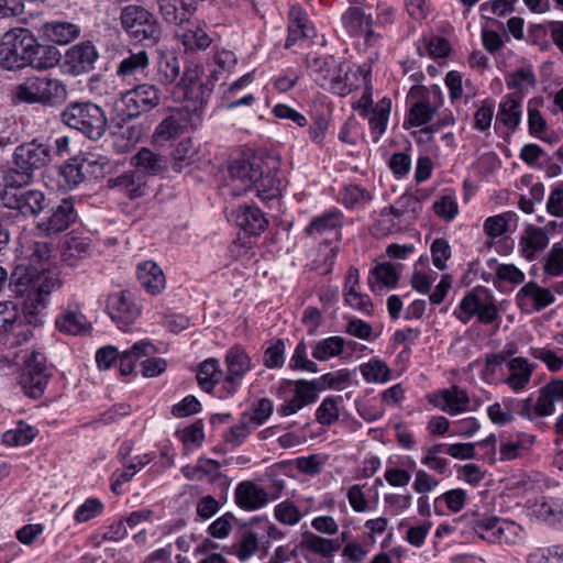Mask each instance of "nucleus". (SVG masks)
<instances>
[{"instance_id":"nucleus-1","label":"nucleus","mask_w":563,"mask_h":563,"mask_svg":"<svg viewBox=\"0 0 563 563\" xmlns=\"http://www.w3.org/2000/svg\"><path fill=\"white\" fill-rule=\"evenodd\" d=\"M60 285L62 280L55 274L14 269L10 276L9 287L21 300L22 310L13 301H0V338L11 335L15 343L30 340L33 336L31 327L40 323V309Z\"/></svg>"},{"instance_id":"nucleus-2","label":"nucleus","mask_w":563,"mask_h":563,"mask_svg":"<svg viewBox=\"0 0 563 563\" xmlns=\"http://www.w3.org/2000/svg\"><path fill=\"white\" fill-rule=\"evenodd\" d=\"M13 100L43 108H58L68 98L67 85L59 78L48 75L31 76L16 85L12 92Z\"/></svg>"},{"instance_id":"nucleus-3","label":"nucleus","mask_w":563,"mask_h":563,"mask_svg":"<svg viewBox=\"0 0 563 563\" xmlns=\"http://www.w3.org/2000/svg\"><path fill=\"white\" fill-rule=\"evenodd\" d=\"M60 121L90 140H100L108 126L104 110L91 101H71L62 110Z\"/></svg>"},{"instance_id":"nucleus-4","label":"nucleus","mask_w":563,"mask_h":563,"mask_svg":"<svg viewBox=\"0 0 563 563\" xmlns=\"http://www.w3.org/2000/svg\"><path fill=\"white\" fill-rule=\"evenodd\" d=\"M277 165L274 157L253 155L249 158L234 159L228 169L224 188L230 195L238 197L254 187L256 177L261 176V168L273 169Z\"/></svg>"},{"instance_id":"nucleus-5","label":"nucleus","mask_w":563,"mask_h":563,"mask_svg":"<svg viewBox=\"0 0 563 563\" xmlns=\"http://www.w3.org/2000/svg\"><path fill=\"white\" fill-rule=\"evenodd\" d=\"M120 24L130 38L139 43L156 44L162 29L156 16L140 4H129L121 9Z\"/></svg>"},{"instance_id":"nucleus-6","label":"nucleus","mask_w":563,"mask_h":563,"mask_svg":"<svg viewBox=\"0 0 563 563\" xmlns=\"http://www.w3.org/2000/svg\"><path fill=\"white\" fill-rule=\"evenodd\" d=\"M162 90L153 84H141L121 93L114 109L122 120L133 119L155 109L162 101Z\"/></svg>"},{"instance_id":"nucleus-7","label":"nucleus","mask_w":563,"mask_h":563,"mask_svg":"<svg viewBox=\"0 0 563 563\" xmlns=\"http://www.w3.org/2000/svg\"><path fill=\"white\" fill-rule=\"evenodd\" d=\"M407 100L410 103V110L405 124L421 126L429 123L442 106V90L437 85L429 88L413 86L408 92Z\"/></svg>"},{"instance_id":"nucleus-8","label":"nucleus","mask_w":563,"mask_h":563,"mask_svg":"<svg viewBox=\"0 0 563 563\" xmlns=\"http://www.w3.org/2000/svg\"><path fill=\"white\" fill-rule=\"evenodd\" d=\"M454 316L464 324L473 317H477L479 323L489 324L499 319V312L492 292L484 287H476L466 294Z\"/></svg>"},{"instance_id":"nucleus-9","label":"nucleus","mask_w":563,"mask_h":563,"mask_svg":"<svg viewBox=\"0 0 563 563\" xmlns=\"http://www.w3.org/2000/svg\"><path fill=\"white\" fill-rule=\"evenodd\" d=\"M35 37L24 27H13L7 31L0 41V64L3 68L15 69L26 66Z\"/></svg>"},{"instance_id":"nucleus-10","label":"nucleus","mask_w":563,"mask_h":563,"mask_svg":"<svg viewBox=\"0 0 563 563\" xmlns=\"http://www.w3.org/2000/svg\"><path fill=\"white\" fill-rule=\"evenodd\" d=\"M321 389L317 380H283L279 386V395L284 404L278 407L280 416H290L298 412L305 406L314 402L318 391Z\"/></svg>"},{"instance_id":"nucleus-11","label":"nucleus","mask_w":563,"mask_h":563,"mask_svg":"<svg viewBox=\"0 0 563 563\" xmlns=\"http://www.w3.org/2000/svg\"><path fill=\"white\" fill-rule=\"evenodd\" d=\"M474 532L482 539L493 543L514 544L519 538L521 527L514 521L496 517H465Z\"/></svg>"},{"instance_id":"nucleus-12","label":"nucleus","mask_w":563,"mask_h":563,"mask_svg":"<svg viewBox=\"0 0 563 563\" xmlns=\"http://www.w3.org/2000/svg\"><path fill=\"white\" fill-rule=\"evenodd\" d=\"M24 363L20 385L26 396L37 399L45 391L52 369L47 366L44 354L35 351L25 356Z\"/></svg>"},{"instance_id":"nucleus-13","label":"nucleus","mask_w":563,"mask_h":563,"mask_svg":"<svg viewBox=\"0 0 563 563\" xmlns=\"http://www.w3.org/2000/svg\"><path fill=\"white\" fill-rule=\"evenodd\" d=\"M274 492L269 493L254 482L244 481L238 484L234 498L236 505L246 511L257 510L266 506L271 500L279 497L284 489V482H274Z\"/></svg>"},{"instance_id":"nucleus-14","label":"nucleus","mask_w":563,"mask_h":563,"mask_svg":"<svg viewBox=\"0 0 563 563\" xmlns=\"http://www.w3.org/2000/svg\"><path fill=\"white\" fill-rule=\"evenodd\" d=\"M53 161L49 145L34 139L15 147L13 153L14 166L34 174Z\"/></svg>"},{"instance_id":"nucleus-15","label":"nucleus","mask_w":563,"mask_h":563,"mask_svg":"<svg viewBox=\"0 0 563 563\" xmlns=\"http://www.w3.org/2000/svg\"><path fill=\"white\" fill-rule=\"evenodd\" d=\"M107 309L111 319L120 327L134 322L141 314V307L128 292H115L109 296Z\"/></svg>"},{"instance_id":"nucleus-16","label":"nucleus","mask_w":563,"mask_h":563,"mask_svg":"<svg viewBox=\"0 0 563 563\" xmlns=\"http://www.w3.org/2000/svg\"><path fill=\"white\" fill-rule=\"evenodd\" d=\"M181 473L189 481L207 479L221 489L229 485L228 477L220 472V463L212 459L199 457L195 465L184 466Z\"/></svg>"},{"instance_id":"nucleus-17","label":"nucleus","mask_w":563,"mask_h":563,"mask_svg":"<svg viewBox=\"0 0 563 563\" xmlns=\"http://www.w3.org/2000/svg\"><path fill=\"white\" fill-rule=\"evenodd\" d=\"M98 58V52L90 42H82L66 51L64 64L74 76L90 71Z\"/></svg>"},{"instance_id":"nucleus-18","label":"nucleus","mask_w":563,"mask_h":563,"mask_svg":"<svg viewBox=\"0 0 563 563\" xmlns=\"http://www.w3.org/2000/svg\"><path fill=\"white\" fill-rule=\"evenodd\" d=\"M429 401L441 411L451 416L470 410V397L467 393L457 386L439 390L429 397Z\"/></svg>"},{"instance_id":"nucleus-19","label":"nucleus","mask_w":563,"mask_h":563,"mask_svg":"<svg viewBox=\"0 0 563 563\" xmlns=\"http://www.w3.org/2000/svg\"><path fill=\"white\" fill-rule=\"evenodd\" d=\"M417 205L415 196L402 195L395 206L380 210L374 225L376 234L386 235L393 232L398 227L396 219H400L409 208L415 209Z\"/></svg>"},{"instance_id":"nucleus-20","label":"nucleus","mask_w":563,"mask_h":563,"mask_svg":"<svg viewBox=\"0 0 563 563\" xmlns=\"http://www.w3.org/2000/svg\"><path fill=\"white\" fill-rule=\"evenodd\" d=\"M2 205L9 209L18 210L24 217H36L48 207V201L43 191L27 189L16 196H8L7 201Z\"/></svg>"},{"instance_id":"nucleus-21","label":"nucleus","mask_w":563,"mask_h":563,"mask_svg":"<svg viewBox=\"0 0 563 563\" xmlns=\"http://www.w3.org/2000/svg\"><path fill=\"white\" fill-rule=\"evenodd\" d=\"M77 219V212L74 208L71 199H64L62 202L51 209V213L46 219L37 223V229L45 234H54L62 232L74 223Z\"/></svg>"},{"instance_id":"nucleus-22","label":"nucleus","mask_w":563,"mask_h":563,"mask_svg":"<svg viewBox=\"0 0 563 563\" xmlns=\"http://www.w3.org/2000/svg\"><path fill=\"white\" fill-rule=\"evenodd\" d=\"M516 301L521 309L532 306L536 311H540L552 305L555 297L551 289L541 287L534 282H529L519 289Z\"/></svg>"},{"instance_id":"nucleus-23","label":"nucleus","mask_w":563,"mask_h":563,"mask_svg":"<svg viewBox=\"0 0 563 563\" xmlns=\"http://www.w3.org/2000/svg\"><path fill=\"white\" fill-rule=\"evenodd\" d=\"M261 172V176L256 177V181L254 183L257 196L263 201L278 198L282 195L284 186L283 177L278 170V164L273 169L262 167Z\"/></svg>"},{"instance_id":"nucleus-24","label":"nucleus","mask_w":563,"mask_h":563,"mask_svg":"<svg viewBox=\"0 0 563 563\" xmlns=\"http://www.w3.org/2000/svg\"><path fill=\"white\" fill-rule=\"evenodd\" d=\"M137 279L141 286L151 295H157L165 289V275L153 261H145L137 266Z\"/></svg>"},{"instance_id":"nucleus-25","label":"nucleus","mask_w":563,"mask_h":563,"mask_svg":"<svg viewBox=\"0 0 563 563\" xmlns=\"http://www.w3.org/2000/svg\"><path fill=\"white\" fill-rule=\"evenodd\" d=\"M530 509L533 516L551 526L563 525V500L560 498L542 497Z\"/></svg>"},{"instance_id":"nucleus-26","label":"nucleus","mask_w":563,"mask_h":563,"mask_svg":"<svg viewBox=\"0 0 563 563\" xmlns=\"http://www.w3.org/2000/svg\"><path fill=\"white\" fill-rule=\"evenodd\" d=\"M549 244V236L542 228L528 225L523 231L519 246L527 261H533L536 254L543 251Z\"/></svg>"},{"instance_id":"nucleus-27","label":"nucleus","mask_w":563,"mask_h":563,"mask_svg":"<svg viewBox=\"0 0 563 563\" xmlns=\"http://www.w3.org/2000/svg\"><path fill=\"white\" fill-rule=\"evenodd\" d=\"M60 57L62 55L55 46L42 45L35 38L26 58V66L36 70H46L53 68Z\"/></svg>"},{"instance_id":"nucleus-28","label":"nucleus","mask_w":563,"mask_h":563,"mask_svg":"<svg viewBox=\"0 0 563 563\" xmlns=\"http://www.w3.org/2000/svg\"><path fill=\"white\" fill-rule=\"evenodd\" d=\"M108 187L118 189L131 199L139 198L145 192V178L137 172H126L108 179Z\"/></svg>"},{"instance_id":"nucleus-29","label":"nucleus","mask_w":563,"mask_h":563,"mask_svg":"<svg viewBox=\"0 0 563 563\" xmlns=\"http://www.w3.org/2000/svg\"><path fill=\"white\" fill-rule=\"evenodd\" d=\"M176 36L181 41L187 51L206 49L211 43L207 32L197 23L190 21V15H188V22L178 26Z\"/></svg>"},{"instance_id":"nucleus-30","label":"nucleus","mask_w":563,"mask_h":563,"mask_svg":"<svg viewBox=\"0 0 563 563\" xmlns=\"http://www.w3.org/2000/svg\"><path fill=\"white\" fill-rule=\"evenodd\" d=\"M150 65L148 54L145 51L130 53L117 67V75L123 81L131 82L137 79V75L145 73Z\"/></svg>"},{"instance_id":"nucleus-31","label":"nucleus","mask_w":563,"mask_h":563,"mask_svg":"<svg viewBox=\"0 0 563 563\" xmlns=\"http://www.w3.org/2000/svg\"><path fill=\"white\" fill-rule=\"evenodd\" d=\"M90 252L91 243L88 238L69 234L62 246V260L68 266H76L80 260L89 256Z\"/></svg>"},{"instance_id":"nucleus-32","label":"nucleus","mask_w":563,"mask_h":563,"mask_svg":"<svg viewBox=\"0 0 563 563\" xmlns=\"http://www.w3.org/2000/svg\"><path fill=\"white\" fill-rule=\"evenodd\" d=\"M34 174L21 169L16 166L7 170L2 180V189H0V200L2 203L7 201L8 196H16L23 191V187L31 184Z\"/></svg>"},{"instance_id":"nucleus-33","label":"nucleus","mask_w":563,"mask_h":563,"mask_svg":"<svg viewBox=\"0 0 563 563\" xmlns=\"http://www.w3.org/2000/svg\"><path fill=\"white\" fill-rule=\"evenodd\" d=\"M235 222L241 229L253 235L263 232L268 224L263 212L253 206L240 207L235 213Z\"/></svg>"},{"instance_id":"nucleus-34","label":"nucleus","mask_w":563,"mask_h":563,"mask_svg":"<svg viewBox=\"0 0 563 563\" xmlns=\"http://www.w3.org/2000/svg\"><path fill=\"white\" fill-rule=\"evenodd\" d=\"M188 112L184 110L174 111L165 118L155 129L154 137L157 142H165L178 136L186 128Z\"/></svg>"},{"instance_id":"nucleus-35","label":"nucleus","mask_w":563,"mask_h":563,"mask_svg":"<svg viewBox=\"0 0 563 563\" xmlns=\"http://www.w3.org/2000/svg\"><path fill=\"white\" fill-rule=\"evenodd\" d=\"M156 353V347L150 341H139L132 347L123 353L119 352L118 363L122 375L133 373L137 360L144 356H151Z\"/></svg>"},{"instance_id":"nucleus-36","label":"nucleus","mask_w":563,"mask_h":563,"mask_svg":"<svg viewBox=\"0 0 563 563\" xmlns=\"http://www.w3.org/2000/svg\"><path fill=\"white\" fill-rule=\"evenodd\" d=\"M507 385L515 391L523 389L530 382L534 366L523 357H514L507 363Z\"/></svg>"},{"instance_id":"nucleus-37","label":"nucleus","mask_w":563,"mask_h":563,"mask_svg":"<svg viewBox=\"0 0 563 563\" xmlns=\"http://www.w3.org/2000/svg\"><path fill=\"white\" fill-rule=\"evenodd\" d=\"M228 375L225 382L236 385L241 382L246 372L251 369V360L249 355L239 347L231 349L227 354Z\"/></svg>"},{"instance_id":"nucleus-38","label":"nucleus","mask_w":563,"mask_h":563,"mask_svg":"<svg viewBox=\"0 0 563 563\" xmlns=\"http://www.w3.org/2000/svg\"><path fill=\"white\" fill-rule=\"evenodd\" d=\"M342 224V213L339 210H330L314 217L306 227L305 232L310 236H321L325 233L336 231Z\"/></svg>"},{"instance_id":"nucleus-39","label":"nucleus","mask_w":563,"mask_h":563,"mask_svg":"<svg viewBox=\"0 0 563 563\" xmlns=\"http://www.w3.org/2000/svg\"><path fill=\"white\" fill-rule=\"evenodd\" d=\"M313 33L309 25L307 14L300 9L294 7L289 13L288 36L285 47H291L299 38L310 37Z\"/></svg>"},{"instance_id":"nucleus-40","label":"nucleus","mask_w":563,"mask_h":563,"mask_svg":"<svg viewBox=\"0 0 563 563\" xmlns=\"http://www.w3.org/2000/svg\"><path fill=\"white\" fill-rule=\"evenodd\" d=\"M57 330L68 335H78L88 331L85 316L76 310L67 308L63 310L55 320Z\"/></svg>"},{"instance_id":"nucleus-41","label":"nucleus","mask_w":563,"mask_h":563,"mask_svg":"<svg viewBox=\"0 0 563 563\" xmlns=\"http://www.w3.org/2000/svg\"><path fill=\"white\" fill-rule=\"evenodd\" d=\"M44 35L57 44H68L80 34L78 25L66 21H51L43 24Z\"/></svg>"},{"instance_id":"nucleus-42","label":"nucleus","mask_w":563,"mask_h":563,"mask_svg":"<svg viewBox=\"0 0 563 563\" xmlns=\"http://www.w3.org/2000/svg\"><path fill=\"white\" fill-rule=\"evenodd\" d=\"M391 111V101L388 98H383L372 109L368 114V124L371 128V135L375 143H377L382 135L385 133L389 114Z\"/></svg>"},{"instance_id":"nucleus-43","label":"nucleus","mask_w":563,"mask_h":563,"mask_svg":"<svg viewBox=\"0 0 563 563\" xmlns=\"http://www.w3.org/2000/svg\"><path fill=\"white\" fill-rule=\"evenodd\" d=\"M399 280L397 268L390 263L377 264L369 273L368 285L373 291L382 290L383 287L394 288Z\"/></svg>"},{"instance_id":"nucleus-44","label":"nucleus","mask_w":563,"mask_h":563,"mask_svg":"<svg viewBox=\"0 0 563 563\" xmlns=\"http://www.w3.org/2000/svg\"><path fill=\"white\" fill-rule=\"evenodd\" d=\"M522 96L519 93H509L505 97L504 101L499 104L497 119L511 130H515L521 120V104Z\"/></svg>"},{"instance_id":"nucleus-45","label":"nucleus","mask_w":563,"mask_h":563,"mask_svg":"<svg viewBox=\"0 0 563 563\" xmlns=\"http://www.w3.org/2000/svg\"><path fill=\"white\" fill-rule=\"evenodd\" d=\"M27 251H29V254L26 255V257L29 258L30 267H24L23 264H19L14 269L21 268L24 272H36V273L45 272V273H52V274H55L56 276H58V274L54 271L44 269V268L38 269L36 267V265L44 264L51 257L52 247L47 242L34 241L29 245ZM57 278L59 279V277H57Z\"/></svg>"},{"instance_id":"nucleus-46","label":"nucleus","mask_w":563,"mask_h":563,"mask_svg":"<svg viewBox=\"0 0 563 563\" xmlns=\"http://www.w3.org/2000/svg\"><path fill=\"white\" fill-rule=\"evenodd\" d=\"M301 545L324 559L332 558L333 553L341 548V543L338 540L327 539L312 532L302 534Z\"/></svg>"},{"instance_id":"nucleus-47","label":"nucleus","mask_w":563,"mask_h":563,"mask_svg":"<svg viewBox=\"0 0 563 563\" xmlns=\"http://www.w3.org/2000/svg\"><path fill=\"white\" fill-rule=\"evenodd\" d=\"M222 372L219 362L214 358L206 360L197 372L199 386L207 393H211L216 384L220 382Z\"/></svg>"},{"instance_id":"nucleus-48","label":"nucleus","mask_w":563,"mask_h":563,"mask_svg":"<svg viewBox=\"0 0 563 563\" xmlns=\"http://www.w3.org/2000/svg\"><path fill=\"white\" fill-rule=\"evenodd\" d=\"M360 372L367 383L384 384L390 379V368L385 361L372 358L360 365Z\"/></svg>"},{"instance_id":"nucleus-49","label":"nucleus","mask_w":563,"mask_h":563,"mask_svg":"<svg viewBox=\"0 0 563 563\" xmlns=\"http://www.w3.org/2000/svg\"><path fill=\"white\" fill-rule=\"evenodd\" d=\"M345 340L341 336H329L317 342L312 350L313 358L324 362L339 356L345 346Z\"/></svg>"},{"instance_id":"nucleus-50","label":"nucleus","mask_w":563,"mask_h":563,"mask_svg":"<svg viewBox=\"0 0 563 563\" xmlns=\"http://www.w3.org/2000/svg\"><path fill=\"white\" fill-rule=\"evenodd\" d=\"M506 84L508 89H516L520 96L529 88H534L537 85V78L532 70V67H521L510 73L506 77Z\"/></svg>"},{"instance_id":"nucleus-51","label":"nucleus","mask_w":563,"mask_h":563,"mask_svg":"<svg viewBox=\"0 0 563 563\" xmlns=\"http://www.w3.org/2000/svg\"><path fill=\"white\" fill-rule=\"evenodd\" d=\"M533 444V438L525 435L522 438L501 441L499 453L500 461H512L526 454Z\"/></svg>"},{"instance_id":"nucleus-52","label":"nucleus","mask_w":563,"mask_h":563,"mask_svg":"<svg viewBox=\"0 0 563 563\" xmlns=\"http://www.w3.org/2000/svg\"><path fill=\"white\" fill-rule=\"evenodd\" d=\"M132 164L137 168H142L148 174H158L164 168V159L162 156L153 153L151 150L143 147L132 158Z\"/></svg>"},{"instance_id":"nucleus-53","label":"nucleus","mask_w":563,"mask_h":563,"mask_svg":"<svg viewBox=\"0 0 563 563\" xmlns=\"http://www.w3.org/2000/svg\"><path fill=\"white\" fill-rule=\"evenodd\" d=\"M543 275L544 279L563 275V245L561 243H554L543 257Z\"/></svg>"},{"instance_id":"nucleus-54","label":"nucleus","mask_w":563,"mask_h":563,"mask_svg":"<svg viewBox=\"0 0 563 563\" xmlns=\"http://www.w3.org/2000/svg\"><path fill=\"white\" fill-rule=\"evenodd\" d=\"M306 66L313 80L324 87L331 71L328 59L317 54H309L306 58Z\"/></svg>"},{"instance_id":"nucleus-55","label":"nucleus","mask_w":563,"mask_h":563,"mask_svg":"<svg viewBox=\"0 0 563 563\" xmlns=\"http://www.w3.org/2000/svg\"><path fill=\"white\" fill-rule=\"evenodd\" d=\"M196 148L190 140L180 141L173 151V169L181 172L195 162Z\"/></svg>"},{"instance_id":"nucleus-56","label":"nucleus","mask_w":563,"mask_h":563,"mask_svg":"<svg viewBox=\"0 0 563 563\" xmlns=\"http://www.w3.org/2000/svg\"><path fill=\"white\" fill-rule=\"evenodd\" d=\"M343 22L351 33L363 32L372 26V18L358 7L350 8L343 14Z\"/></svg>"},{"instance_id":"nucleus-57","label":"nucleus","mask_w":563,"mask_h":563,"mask_svg":"<svg viewBox=\"0 0 563 563\" xmlns=\"http://www.w3.org/2000/svg\"><path fill=\"white\" fill-rule=\"evenodd\" d=\"M516 218L514 212H504L489 217L484 222V231L490 238H498L509 231L510 222Z\"/></svg>"},{"instance_id":"nucleus-58","label":"nucleus","mask_w":563,"mask_h":563,"mask_svg":"<svg viewBox=\"0 0 563 563\" xmlns=\"http://www.w3.org/2000/svg\"><path fill=\"white\" fill-rule=\"evenodd\" d=\"M179 60L176 56L165 55L161 57L157 66V71L159 76V81L162 84H173L179 76Z\"/></svg>"},{"instance_id":"nucleus-59","label":"nucleus","mask_w":563,"mask_h":563,"mask_svg":"<svg viewBox=\"0 0 563 563\" xmlns=\"http://www.w3.org/2000/svg\"><path fill=\"white\" fill-rule=\"evenodd\" d=\"M158 10L163 19L176 26H181L188 22L186 12H180L179 7L176 5V0H156Z\"/></svg>"},{"instance_id":"nucleus-60","label":"nucleus","mask_w":563,"mask_h":563,"mask_svg":"<svg viewBox=\"0 0 563 563\" xmlns=\"http://www.w3.org/2000/svg\"><path fill=\"white\" fill-rule=\"evenodd\" d=\"M35 437L33 428L20 423L18 428L8 430L2 434V442L7 445H26Z\"/></svg>"},{"instance_id":"nucleus-61","label":"nucleus","mask_w":563,"mask_h":563,"mask_svg":"<svg viewBox=\"0 0 563 563\" xmlns=\"http://www.w3.org/2000/svg\"><path fill=\"white\" fill-rule=\"evenodd\" d=\"M274 516L280 523L287 526H295L302 518L298 507L289 500H285L276 505L274 509Z\"/></svg>"},{"instance_id":"nucleus-62","label":"nucleus","mask_w":563,"mask_h":563,"mask_svg":"<svg viewBox=\"0 0 563 563\" xmlns=\"http://www.w3.org/2000/svg\"><path fill=\"white\" fill-rule=\"evenodd\" d=\"M341 397H327L316 412L317 421L323 426H330L339 418L338 404Z\"/></svg>"},{"instance_id":"nucleus-63","label":"nucleus","mask_w":563,"mask_h":563,"mask_svg":"<svg viewBox=\"0 0 563 563\" xmlns=\"http://www.w3.org/2000/svg\"><path fill=\"white\" fill-rule=\"evenodd\" d=\"M529 563H563V545H553L531 553Z\"/></svg>"},{"instance_id":"nucleus-64","label":"nucleus","mask_w":563,"mask_h":563,"mask_svg":"<svg viewBox=\"0 0 563 563\" xmlns=\"http://www.w3.org/2000/svg\"><path fill=\"white\" fill-rule=\"evenodd\" d=\"M434 213L444 221H451L459 212V206L452 196H442L433 202Z\"/></svg>"}]
</instances>
